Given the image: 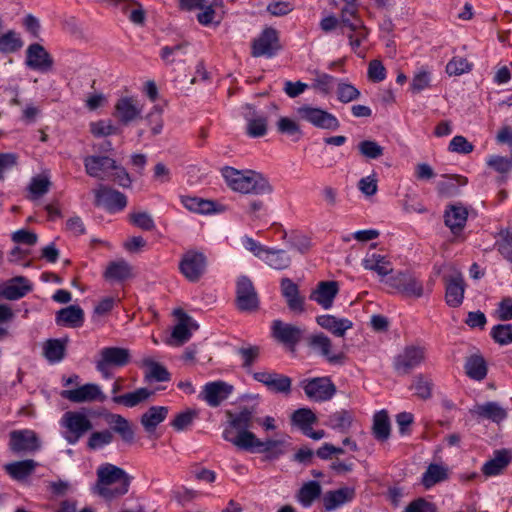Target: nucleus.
I'll return each mask as SVG.
<instances>
[{"label":"nucleus","mask_w":512,"mask_h":512,"mask_svg":"<svg viewBox=\"0 0 512 512\" xmlns=\"http://www.w3.org/2000/svg\"><path fill=\"white\" fill-rule=\"evenodd\" d=\"M465 283L461 275L451 276L446 282L445 300L450 307H459L463 303Z\"/></svg>","instance_id":"obj_27"},{"label":"nucleus","mask_w":512,"mask_h":512,"mask_svg":"<svg viewBox=\"0 0 512 512\" xmlns=\"http://www.w3.org/2000/svg\"><path fill=\"white\" fill-rule=\"evenodd\" d=\"M243 115L246 121V132L250 137L258 138L267 133V116L264 113L246 105Z\"/></svg>","instance_id":"obj_21"},{"label":"nucleus","mask_w":512,"mask_h":512,"mask_svg":"<svg viewBox=\"0 0 512 512\" xmlns=\"http://www.w3.org/2000/svg\"><path fill=\"white\" fill-rule=\"evenodd\" d=\"M352 419L348 411L341 410L331 414L325 424L334 430L346 432L352 424Z\"/></svg>","instance_id":"obj_52"},{"label":"nucleus","mask_w":512,"mask_h":512,"mask_svg":"<svg viewBox=\"0 0 512 512\" xmlns=\"http://www.w3.org/2000/svg\"><path fill=\"white\" fill-rule=\"evenodd\" d=\"M23 45L18 34L12 30L0 36V53H14Z\"/></svg>","instance_id":"obj_53"},{"label":"nucleus","mask_w":512,"mask_h":512,"mask_svg":"<svg viewBox=\"0 0 512 512\" xmlns=\"http://www.w3.org/2000/svg\"><path fill=\"white\" fill-rule=\"evenodd\" d=\"M511 456L506 450L497 451L495 457L487 461L482 468V472L486 476H495L500 474L503 469L510 463Z\"/></svg>","instance_id":"obj_44"},{"label":"nucleus","mask_w":512,"mask_h":512,"mask_svg":"<svg viewBox=\"0 0 512 512\" xmlns=\"http://www.w3.org/2000/svg\"><path fill=\"white\" fill-rule=\"evenodd\" d=\"M255 381L263 384L269 391L288 395L292 388V379L273 370H262L252 374Z\"/></svg>","instance_id":"obj_11"},{"label":"nucleus","mask_w":512,"mask_h":512,"mask_svg":"<svg viewBox=\"0 0 512 512\" xmlns=\"http://www.w3.org/2000/svg\"><path fill=\"white\" fill-rule=\"evenodd\" d=\"M280 49L278 33L273 28H266L252 42V55L270 58Z\"/></svg>","instance_id":"obj_14"},{"label":"nucleus","mask_w":512,"mask_h":512,"mask_svg":"<svg viewBox=\"0 0 512 512\" xmlns=\"http://www.w3.org/2000/svg\"><path fill=\"white\" fill-rule=\"evenodd\" d=\"M497 250L509 262H512V233L505 232L497 242Z\"/></svg>","instance_id":"obj_64"},{"label":"nucleus","mask_w":512,"mask_h":512,"mask_svg":"<svg viewBox=\"0 0 512 512\" xmlns=\"http://www.w3.org/2000/svg\"><path fill=\"white\" fill-rule=\"evenodd\" d=\"M277 129L282 134H286L288 136H296V140H298L301 136L299 125L288 117H281L278 120Z\"/></svg>","instance_id":"obj_60"},{"label":"nucleus","mask_w":512,"mask_h":512,"mask_svg":"<svg viewBox=\"0 0 512 512\" xmlns=\"http://www.w3.org/2000/svg\"><path fill=\"white\" fill-rule=\"evenodd\" d=\"M281 292L291 311L298 313L304 311V298L300 296L298 286L291 279H282Z\"/></svg>","instance_id":"obj_29"},{"label":"nucleus","mask_w":512,"mask_h":512,"mask_svg":"<svg viewBox=\"0 0 512 512\" xmlns=\"http://www.w3.org/2000/svg\"><path fill=\"white\" fill-rule=\"evenodd\" d=\"M486 163L500 174L508 173L512 169V158L508 159L499 155H492L487 159Z\"/></svg>","instance_id":"obj_62"},{"label":"nucleus","mask_w":512,"mask_h":512,"mask_svg":"<svg viewBox=\"0 0 512 512\" xmlns=\"http://www.w3.org/2000/svg\"><path fill=\"white\" fill-rule=\"evenodd\" d=\"M426 358V349L419 345H408L393 361L394 370L400 375L409 374L413 369L419 367Z\"/></svg>","instance_id":"obj_8"},{"label":"nucleus","mask_w":512,"mask_h":512,"mask_svg":"<svg viewBox=\"0 0 512 512\" xmlns=\"http://www.w3.org/2000/svg\"><path fill=\"white\" fill-rule=\"evenodd\" d=\"M226 184L233 190L243 194L264 195L272 192L268 180L254 170H237L226 166L222 169Z\"/></svg>","instance_id":"obj_1"},{"label":"nucleus","mask_w":512,"mask_h":512,"mask_svg":"<svg viewBox=\"0 0 512 512\" xmlns=\"http://www.w3.org/2000/svg\"><path fill=\"white\" fill-rule=\"evenodd\" d=\"M466 374L474 380H483L487 375V366L484 358L479 355L469 357L465 363Z\"/></svg>","instance_id":"obj_49"},{"label":"nucleus","mask_w":512,"mask_h":512,"mask_svg":"<svg viewBox=\"0 0 512 512\" xmlns=\"http://www.w3.org/2000/svg\"><path fill=\"white\" fill-rule=\"evenodd\" d=\"M207 269V257L201 251L188 250L179 262L180 273L192 283L198 282Z\"/></svg>","instance_id":"obj_6"},{"label":"nucleus","mask_w":512,"mask_h":512,"mask_svg":"<svg viewBox=\"0 0 512 512\" xmlns=\"http://www.w3.org/2000/svg\"><path fill=\"white\" fill-rule=\"evenodd\" d=\"M470 414L479 420L487 419L495 423H500L507 417L506 410L494 401L476 404L470 409Z\"/></svg>","instance_id":"obj_25"},{"label":"nucleus","mask_w":512,"mask_h":512,"mask_svg":"<svg viewBox=\"0 0 512 512\" xmlns=\"http://www.w3.org/2000/svg\"><path fill=\"white\" fill-rule=\"evenodd\" d=\"M471 70L470 63L462 57L452 58L446 65V72L452 76H459Z\"/></svg>","instance_id":"obj_59"},{"label":"nucleus","mask_w":512,"mask_h":512,"mask_svg":"<svg viewBox=\"0 0 512 512\" xmlns=\"http://www.w3.org/2000/svg\"><path fill=\"white\" fill-rule=\"evenodd\" d=\"M310 346L324 356L330 363H340L344 356L342 353L332 352V342L323 333L312 335L309 341Z\"/></svg>","instance_id":"obj_30"},{"label":"nucleus","mask_w":512,"mask_h":512,"mask_svg":"<svg viewBox=\"0 0 512 512\" xmlns=\"http://www.w3.org/2000/svg\"><path fill=\"white\" fill-rule=\"evenodd\" d=\"M68 339H49L43 344V356L50 363H57L65 357Z\"/></svg>","instance_id":"obj_42"},{"label":"nucleus","mask_w":512,"mask_h":512,"mask_svg":"<svg viewBox=\"0 0 512 512\" xmlns=\"http://www.w3.org/2000/svg\"><path fill=\"white\" fill-rule=\"evenodd\" d=\"M61 396L73 403L104 402L107 398L101 387L95 383H87L72 390H63Z\"/></svg>","instance_id":"obj_15"},{"label":"nucleus","mask_w":512,"mask_h":512,"mask_svg":"<svg viewBox=\"0 0 512 512\" xmlns=\"http://www.w3.org/2000/svg\"><path fill=\"white\" fill-rule=\"evenodd\" d=\"M132 266L125 260L110 262L104 272L108 281H125L133 276Z\"/></svg>","instance_id":"obj_39"},{"label":"nucleus","mask_w":512,"mask_h":512,"mask_svg":"<svg viewBox=\"0 0 512 512\" xmlns=\"http://www.w3.org/2000/svg\"><path fill=\"white\" fill-rule=\"evenodd\" d=\"M181 203L191 212L199 214L220 213L225 207L215 201L203 199L196 196H181Z\"/></svg>","instance_id":"obj_26"},{"label":"nucleus","mask_w":512,"mask_h":512,"mask_svg":"<svg viewBox=\"0 0 512 512\" xmlns=\"http://www.w3.org/2000/svg\"><path fill=\"white\" fill-rule=\"evenodd\" d=\"M97 476V490L101 496L110 499L127 493L130 481L123 469L105 464L97 470Z\"/></svg>","instance_id":"obj_2"},{"label":"nucleus","mask_w":512,"mask_h":512,"mask_svg":"<svg viewBox=\"0 0 512 512\" xmlns=\"http://www.w3.org/2000/svg\"><path fill=\"white\" fill-rule=\"evenodd\" d=\"M153 394L154 391L149 390L148 388H139L133 392H129L119 396H114L112 400L116 404H121L124 405L125 407L133 408L147 401Z\"/></svg>","instance_id":"obj_41"},{"label":"nucleus","mask_w":512,"mask_h":512,"mask_svg":"<svg viewBox=\"0 0 512 512\" xmlns=\"http://www.w3.org/2000/svg\"><path fill=\"white\" fill-rule=\"evenodd\" d=\"M25 64L32 70L47 73L52 70L54 61L44 46L33 43L26 49Z\"/></svg>","instance_id":"obj_13"},{"label":"nucleus","mask_w":512,"mask_h":512,"mask_svg":"<svg viewBox=\"0 0 512 512\" xmlns=\"http://www.w3.org/2000/svg\"><path fill=\"white\" fill-rule=\"evenodd\" d=\"M235 353L241 360V367L249 373L253 365L257 363L260 358L261 348L258 345L243 343L235 349Z\"/></svg>","instance_id":"obj_38"},{"label":"nucleus","mask_w":512,"mask_h":512,"mask_svg":"<svg viewBox=\"0 0 512 512\" xmlns=\"http://www.w3.org/2000/svg\"><path fill=\"white\" fill-rule=\"evenodd\" d=\"M236 443V447L238 449L257 452V453H267L271 449L277 447V445H284L285 441L283 440H266L262 441L256 437L254 433H243L241 439H238Z\"/></svg>","instance_id":"obj_22"},{"label":"nucleus","mask_w":512,"mask_h":512,"mask_svg":"<svg viewBox=\"0 0 512 512\" xmlns=\"http://www.w3.org/2000/svg\"><path fill=\"white\" fill-rule=\"evenodd\" d=\"M84 167L89 176L105 180L110 176L109 171L116 167V162L108 156H87L84 158Z\"/></svg>","instance_id":"obj_19"},{"label":"nucleus","mask_w":512,"mask_h":512,"mask_svg":"<svg viewBox=\"0 0 512 512\" xmlns=\"http://www.w3.org/2000/svg\"><path fill=\"white\" fill-rule=\"evenodd\" d=\"M51 186V182L47 176H37L32 178L29 191L32 195V199H37L43 195H45Z\"/></svg>","instance_id":"obj_56"},{"label":"nucleus","mask_w":512,"mask_h":512,"mask_svg":"<svg viewBox=\"0 0 512 512\" xmlns=\"http://www.w3.org/2000/svg\"><path fill=\"white\" fill-rule=\"evenodd\" d=\"M226 416L228 421L222 432V437L225 441L236 446L237 441H239L238 439H241L243 433H252L248 429L252 425L254 409L244 407L237 413L227 411Z\"/></svg>","instance_id":"obj_4"},{"label":"nucleus","mask_w":512,"mask_h":512,"mask_svg":"<svg viewBox=\"0 0 512 512\" xmlns=\"http://www.w3.org/2000/svg\"><path fill=\"white\" fill-rule=\"evenodd\" d=\"M232 392V385L224 381H213L204 385L199 397L210 407H218Z\"/></svg>","instance_id":"obj_17"},{"label":"nucleus","mask_w":512,"mask_h":512,"mask_svg":"<svg viewBox=\"0 0 512 512\" xmlns=\"http://www.w3.org/2000/svg\"><path fill=\"white\" fill-rule=\"evenodd\" d=\"M412 389L415 390V394L422 398L428 399L431 396L432 382L422 375H418L414 379Z\"/></svg>","instance_id":"obj_61"},{"label":"nucleus","mask_w":512,"mask_h":512,"mask_svg":"<svg viewBox=\"0 0 512 512\" xmlns=\"http://www.w3.org/2000/svg\"><path fill=\"white\" fill-rule=\"evenodd\" d=\"M84 322V312L76 305H70L62 308L57 312L56 323L58 325L69 327H80Z\"/></svg>","instance_id":"obj_35"},{"label":"nucleus","mask_w":512,"mask_h":512,"mask_svg":"<svg viewBox=\"0 0 512 512\" xmlns=\"http://www.w3.org/2000/svg\"><path fill=\"white\" fill-rule=\"evenodd\" d=\"M362 265L365 269L376 272L383 279L393 271L390 261L377 253H367L362 260Z\"/></svg>","instance_id":"obj_33"},{"label":"nucleus","mask_w":512,"mask_h":512,"mask_svg":"<svg viewBox=\"0 0 512 512\" xmlns=\"http://www.w3.org/2000/svg\"><path fill=\"white\" fill-rule=\"evenodd\" d=\"M430 85V73L425 68L419 69L411 82V89L415 93H419Z\"/></svg>","instance_id":"obj_63"},{"label":"nucleus","mask_w":512,"mask_h":512,"mask_svg":"<svg viewBox=\"0 0 512 512\" xmlns=\"http://www.w3.org/2000/svg\"><path fill=\"white\" fill-rule=\"evenodd\" d=\"M339 287L336 281H321L310 294V299L318 303L324 309H330L338 294Z\"/></svg>","instance_id":"obj_24"},{"label":"nucleus","mask_w":512,"mask_h":512,"mask_svg":"<svg viewBox=\"0 0 512 512\" xmlns=\"http://www.w3.org/2000/svg\"><path fill=\"white\" fill-rule=\"evenodd\" d=\"M32 289L33 286L27 278L17 276L10 279L0 287V296L7 300L15 301L23 298L31 292Z\"/></svg>","instance_id":"obj_23"},{"label":"nucleus","mask_w":512,"mask_h":512,"mask_svg":"<svg viewBox=\"0 0 512 512\" xmlns=\"http://www.w3.org/2000/svg\"><path fill=\"white\" fill-rule=\"evenodd\" d=\"M388 287L394 289L404 297L420 298L425 294L423 282L411 271H398L382 279Z\"/></svg>","instance_id":"obj_3"},{"label":"nucleus","mask_w":512,"mask_h":512,"mask_svg":"<svg viewBox=\"0 0 512 512\" xmlns=\"http://www.w3.org/2000/svg\"><path fill=\"white\" fill-rule=\"evenodd\" d=\"M491 338L499 345L505 346L512 343V324H498L490 331Z\"/></svg>","instance_id":"obj_54"},{"label":"nucleus","mask_w":512,"mask_h":512,"mask_svg":"<svg viewBox=\"0 0 512 512\" xmlns=\"http://www.w3.org/2000/svg\"><path fill=\"white\" fill-rule=\"evenodd\" d=\"M321 485L317 481L305 483L297 494V500L303 507H310L312 503L321 495Z\"/></svg>","instance_id":"obj_47"},{"label":"nucleus","mask_w":512,"mask_h":512,"mask_svg":"<svg viewBox=\"0 0 512 512\" xmlns=\"http://www.w3.org/2000/svg\"><path fill=\"white\" fill-rule=\"evenodd\" d=\"M359 153L367 159H378L384 148L374 140H363L358 144Z\"/></svg>","instance_id":"obj_55"},{"label":"nucleus","mask_w":512,"mask_h":512,"mask_svg":"<svg viewBox=\"0 0 512 512\" xmlns=\"http://www.w3.org/2000/svg\"><path fill=\"white\" fill-rule=\"evenodd\" d=\"M8 446L14 454H31L41 448V441L33 430H13L9 433Z\"/></svg>","instance_id":"obj_9"},{"label":"nucleus","mask_w":512,"mask_h":512,"mask_svg":"<svg viewBox=\"0 0 512 512\" xmlns=\"http://www.w3.org/2000/svg\"><path fill=\"white\" fill-rule=\"evenodd\" d=\"M130 351L120 347H106L100 350L99 358L110 366L122 367L130 361Z\"/></svg>","instance_id":"obj_36"},{"label":"nucleus","mask_w":512,"mask_h":512,"mask_svg":"<svg viewBox=\"0 0 512 512\" xmlns=\"http://www.w3.org/2000/svg\"><path fill=\"white\" fill-rule=\"evenodd\" d=\"M355 495L352 488L344 487L334 491H328L323 497L324 507L327 511H332L339 506L350 502Z\"/></svg>","instance_id":"obj_37"},{"label":"nucleus","mask_w":512,"mask_h":512,"mask_svg":"<svg viewBox=\"0 0 512 512\" xmlns=\"http://www.w3.org/2000/svg\"><path fill=\"white\" fill-rule=\"evenodd\" d=\"M299 117L320 129L337 130L340 127L339 120L331 113L309 105L300 106L297 109Z\"/></svg>","instance_id":"obj_10"},{"label":"nucleus","mask_w":512,"mask_h":512,"mask_svg":"<svg viewBox=\"0 0 512 512\" xmlns=\"http://www.w3.org/2000/svg\"><path fill=\"white\" fill-rule=\"evenodd\" d=\"M173 315L176 317L177 323L172 329L170 337L167 338L166 343L173 347H179L191 339L193 332L199 328V325L180 308L175 309Z\"/></svg>","instance_id":"obj_7"},{"label":"nucleus","mask_w":512,"mask_h":512,"mask_svg":"<svg viewBox=\"0 0 512 512\" xmlns=\"http://www.w3.org/2000/svg\"><path fill=\"white\" fill-rule=\"evenodd\" d=\"M262 261L273 269L282 270L286 269L291 262L289 255L284 250L267 248L263 254Z\"/></svg>","instance_id":"obj_45"},{"label":"nucleus","mask_w":512,"mask_h":512,"mask_svg":"<svg viewBox=\"0 0 512 512\" xmlns=\"http://www.w3.org/2000/svg\"><path fill=\"white\" fill-rule=\"evenodd\" d=\"M60 425L64 429L63 438L71 445H75L88 431L93 428L88 416L78 411H68L63 414Z\"/></svg>","instance_id":"obj_5"},{"label":"nucleus","mask_w":512,"mask_h":512,"mask_svg":"<svg viewBox=\"0 0 512 512\" xmlns=\"http://www.w3.org/2000/svg\"><path fill=\"white\" fill-rule=\"evenodd\" d=\"M140 422L147 437L155 440L157 438V428L160 425V407H150L141 416Z\"/></svg>","instance_id":"obj_43"},{"label":"nucleus","mask_w":512,"mask_h":512,"mask_svg":"<svg viewBox=\"0 0 512 512\" xmlns=\"http://www.w3.org/2000/svg\"><path fill=\"white\" fill-rule=\"evenodd\" d=\"M467 217V209L460 204L448 206L444 214L445 224L454 234L459 233L464 228Z\"/></svg>","instance_id":"obj_32"},{"label":"nucleus","mask_w":512,"mask_h":512,"mask_svg":"<svg viewBox=\"0 0 512 512\" xmlns=\"http://www.w3.org/2000/svg\"><path fill=\"white\" fill-rule=\"evenodd\" d=\"M116 116L119 120L127 124L137 119L141 114V107L137 99L133 97H123L115 105Z\"/></svg>","instance_id":"obj_28"},{"label":"nucleus","mask_w":512,"mask_h":512,"mask_svg":"<svg viewBox=\"0 0 512 512\" xmlns=\"http://www.w3.org/2000/svg\"><path fill=\"white\" fill-rule=\"evenodd\" d=\"M360 97V91L350 83L339 82L337 87V98L342 103H349Z\"/></svg>","instance_id":"obj_57"},{"label":"nucleus","mask_w":512,"mask_h":512,"mask_svg":"<svg viewBox=\"0 0 512 512\" xmlns=\"http://www.w3.org/2000/svg\"><path fill=\"white\" fill-rule=\"evenodd\" d=\"M109 423L112 425V429L121 436L124 442L132 443L134 441V430L126 418L119 414H112L109 417Z\"/></svg>","instance_id":"obj_46"},{"label":"nucleus","mask_w":512,"mask_h":512,"mask_svg":"<svg viewBox=\"0 0 512 512\" xmlns=\"http://www.w3.org/2000/svg\"><path fill=\"white\" fill-rule=\"evenodd\" d=\"M316 322L323 329L330 331L338 337H343L347 330L351 329L353 324L347 318H337L334 315H320L316 318Z\"/></svg>","instance_id":"obj_31"},{"label":"nucleus","mask_w":512,"mask_h":512,"mask_svg":"<svg viewBox=\"0 0 512 512\" xmlns=\"http://www.w3.org/2000/svg\"><path fill=\"white\" fill-rule=\"evenodd\" d=\"M94 193L96 205L104 206L110 211L122 210L127 205L126 196L117 190L100 186Z\"/></svg>","instance_id":"obj_20"},{"label":"nucleus","mask_w":512,"mask_h":512,"mask_svg":"<svg viewBox=\"0 0 512 512\" xmlns=\"http://www.w3.org/2000/svg\"><path fill=\"white\" fill-rule=\"evenodd\" d=\"M306 396L313 401L330 400L336 393V387L328 377H317L302 382Z\"/></svg>","instance_id":"obj_12"},{"label":"nucleus","mask_w":512,"mask_h":512,"mask_svg":"<svg viewBox=\"0 0 512 512\" xmlns=\"http://www.w3.org/2000/svg\"><path fill=\"white\" fill-rule=\"evenodd\" d=\"M317 417L309 408H299L291 416L292 424L296 425L302 432L316 423Z\"/></svg>","instance_id":"obj_51"},{"label":"nucleus","mask_w":512,"mask_h":512,"mask_svg":"<svg viewBox=\"0 0 512 512\" xmlns=\"http://www.w3.org/2000/svg\"><path fill=\"white\" fill-rule=\"evenodd\" d=\"M37 466L38 463L33 459H26L8 463L4 469L13 479L23 480L30 476Z\"/></svg>","instance_id":"obj_40"},{"label":"nucleus","mask_w":512,"mask_h":512,"mask_svg":"<svg viewBox=\"0 0 512 512\" xmlns=\"http://www.w3.org/2000/svg\"><path fill=\"white\" fill-rule=\"evenodd\" d=\"M340 23L349 29L361 26V18L358 15V3L345 4L341 9Z\"/></svg>","instance_id":"obj_50"},{"label":"nucleus","mask_w":512,"mask_h":512,"mask_svg":"<svg viewBox=\"0 0 512 512\" xmlns=\"http://www.w3.org/2000/svg\"><path fill=\"white\" fill-rule=\"evenodd\" d=\"M449 478V469L442 464L431 463L421 477V484L430 489L438 483L444 482Z\"/></svg>","instance_id":"obj_34"},{"label":"nucleus","mask_w":512,"mask_h":512,"mask_svg":"<svg viewBox=\"0 0 512 512\" xmlns=\"http://www.w3.org/2000/svg\"><path fill=\"white\" fill-rule=\"evenodd\" d=\"M140 366L146 368L144 379L146 382L152 380L160 381V364L151 357H144Z\"/></svg>","instance_id":"obj_58"},{"label":"nucleus","mask_w":512,"mask_h":512,"mask_svg":"<svg viewBox=\"0 0 512 512\" xmlns=\"http://www.w3.org/2000/svg\"><path fill=\"white\" fill-rule=\"evenodd\" d=\"M272 336L283 345L294 349L301 341L302 329L296 325L284 323L281 320H274L271 326Z\"/></svg>","instance_id":"obj_16"},{"label":"nucleus","mask_w":512,"mask_h":512,"mask_svg":"<svg viewBox=\"0 0 512 512\" xmlns=\"http://www.w3.org/2000/svg\"><path fill=\"white\" fill-rule=\"evenodd\" d=\"M390 420L387 412L381 410L373 417V435L379 441H385L390 436Z\"/></svg>","instance_id":"obj_48"},{"label":"nucleus","mask_w":512,"mask_h":512,"mask_svg":"<svg viewBox=\"0 0 512 512\" xmlns=\"http://www.w3.org/2000/svg\"><path fill=\"white\" fill-rule=\"evenodd\" d=\"M237 305L242 311H251L258 307L257 293L251 280L242 276L237 281Z\"/></svg>","instance_id":"obj_18"}]
</instances>
